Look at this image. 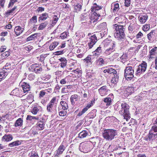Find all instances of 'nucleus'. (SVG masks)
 <instances>
[{
	"mask_svg": "<svg viewBox=\"0 0 157 157\" xmlns=\"http://www.w3.org/2000/svg\"><path fill=\"white\" fill-rule=\"evenodd\" d=\"M134 70L131 67H128L124 70V76L126 79L130 80L134 77Z\"/></svg>",
	"mask_w": 157,
	"mask_h": 157,
	"instance_id": "obj_1",
	"label": "nucleus"
},
{
	"mask_svg": "<svg viewBox=\"0 0 157 157\" xmlns=\"http://www.w3.org/2000/svg\"><path fill=\"white\" fill-rule=\"evenodd\" d=\"M115 131L113 130H108L104 131V137L108 140L112 139L115 136Z\"/></svg>",
	"mask_w": 157,
	"mask_h": 157,
	"instance_id": "obj_2",
	"label": "nucleus"
},
{
	"mask_svg": "<svg viewBox=\"0 0 157 157\" xmlns=\"http://www.w3.org/2000/svg\"><path fill=\"white\" fill-rule=\"evenodd\" d=\"M121 26H118V27H117L116 29L117 32L115 33V35H116V36L117 37H122L124 36V31L121 28Z\"/></svg>",
	"mask_w": 157,
	"mask_h": 157,
	"instance_id": "obj_3",
	"label": "nucleus"
},
{
	"mask_svg": "<svg viewBox=\"0 0 157 157\" xmlns=\"http://www.w3.org/2000/svg\"><path fill=\"white\" fill-rule=\"evenodd\" d=\"M147 67V65L146 63L144 62L138 66L136 71L138 73L140 72V71L141 72H144L146 70Z\"/></svg>",
	"mask_w": 157,
	"mask_h": 157,
	"instance_id": "obj_4",
	"label": "nucleus"
},
{
	"mask_svg": "<svg viewBox=\"0 0 157 157\" xmlns=\"http://www.w3.org/2000/svg\"><path fill=\"white\" fill-rule=\"evenodd\" d=\"M97 40V38L95 35H94L91 36L90 39V42L89 43V45L90 48H91L92 47L94 44L96 42V40Z\"/></svg>",
	"mask_w": 157,
	"mask_h": 157,
	"instance_id": "obj_5",
	"label": "nucleus"
},
{
	"mask_svg": "<svg viewBox=\"0 0 157 157\" xmlns=\"http://www.w3.org/2000/svg\"><path fill=\"white\" fill-rule=\"evenodd\" d=\"M23 31V29L19 26L16 27L14 29V32L17 36L19 35Z\"/></svg>",
	"mask_w": 157,
	"mask_h": 157,
	"instance_id": "obj_6",
	"label": "nucleus"
},
{
	"mask_svg": "<svg viewBox=\"0 0 157 157\" xmlns=\"http://www.w3.org/2000/svg\"><path fill=\"white\" fill-rule=\"evenodd\" d=\"M13 139L12 136L10 134L5 135L2 138V140L6 141H8L12 140Z\"/></svg>",
	"mask_w": 157,
	"mask_h": 157,
	"instance_id": "obj_7",
	"label": "nucleus"
},
{
	"mask_svg": "<svg viewBox=\"0 0 157 157\" xmlns=\"http://www.w3.org/2000/svg\"><path fill=\"white\" fill-rule=\"evenodd\" d=\"M21 144V142L19 141H17L16 142H13L11 144H9V146L10 147H12L14 146H16L20 145Z\"/></svg>",
	"mask_w": 157,
	"mask_h": 157,
	"instance_id": "obj_8",
	"label": "nucleus"
},
{
	"mask_svg": "<svg viewBox=\"0 0 157 157\" xmlns=\"http://www.w3.org/2000/svg\"><path fill=\"white\" fill-rule=\"evenodd\" d=\"M58 44V43L57 42H55L53 44H52L49 47L50 49L51 50H52L54 49L55 47L57 46Z\"/></svg>",
	"mask_w": 157,
	"mask_h": 157,
	"instance_id": "obj_9",
	"label": "nucleus"
},
{
	"mask_svg": "<svg viewBox=\"0 0 157 157\" xmlns=\"http://www.w3.org/2000/svg\"><path fill=\"white\" fill-rule=\"evenodd\" d=\"M47 23L46 22L41 23L38 29L39 30H42L46 26Z\"/></svg>",
	"mask_w": 157,
	"mask_h": 157,
	"instance_id": "obj_10",
	"label": "nucleus"
},
{
	"mask_svg": "<svg viewBox=\"0 0 157 157\" xmlns=\"http://www.w3.org/2000/svg\"><path fill=\"white\" fill-rule=\"evenodd\" d=\"M48 17V14L47 13H44L42 14L39 17V19L40 20H43L46 19Z\"/></svg>",
	"mask_w": 157,
	"mask_h": 157,
	"instance_id": "obj_11",
	"label": "nucleus"
},
{
	"mask_svg": "<svg viewBox=\"0 0 157 157\" xmlns=\"http://www.w3.org/2000/svg\"><path fill=\"white\" fill-rule=\"evenodd\" d=\"M23 121L21 118L18 119L16 121L15 123V126H21L22 125Z\"/></svg>",
	"mask_w": 157,
	"mask_h": 157,
	"instance_id": "obj_12",
	"label": "nucleus"
},
{
	"mask_svg": "<svg viewBox=\"0 0 157 157\" xmlns=\"http://www.w3.org/2000/svg\"><path fill=\"white\" fill-rule=\"evenodd\" d=\"M147 16L145 15L144 16H142L139 17V20L140 22H145L147 19Z\"/></svg>",
	"mask_w": 157,
	"mask_h": 157,
	"instance_id": "obj_13",
	"label": "nucleus"
},
{
	"mask_svg": "<svg viewBox=\"0 0 157 157\" xmlns=\"http://www.w3.org/2000/svg\"><path fill=\"white\" fill-rule=\"evenodd\" d=\"M60 104L62 106V109L63 110H65L67 109V105L66 102L64 101H61L60 102Z\"/></svg>",
	"mask_w": 157,
	"mask_h": 157,
	"instance_id": "obj_14",
	"label": "nucleus"
},
{
	"mask_svg": "<svg viewBox=\"0 0 157 157\" xmlns=\"http://www.w3.org/2000/svg\"><path fill=\"white\" fill-rule=\"evenodd\" d=\"M60 60L61 62H63L61 63V66L62 67H63L65 66L67 63V60L64 58H61L60 59Z\"/></svg>",
	"mask_w": 157,
	"mask_h": 157,
	"instance_id": "obj_15",
	"label": "nucleus"
},
{
	"mask_svg": "<svg viewBox=\"0 0 157 157\" xmlns=\"http://www.w3.org/2000/svg\"><path fill=\"white\" fill-rule=\"evenodd\" d=\"M114 77L113 78H112L111 81L112 83L115 84L116 83V82H118V76H117V75H114Z\"/></svg>",
	"mask_w": 157,
	"mask_h": 157,
	"instance_id": "obj_16",
	"label": "nucleus"
},
{
	"mask_svg": "<svg viewBox=\"0 0 157 157\" xmlns=\"http://www.w3.org/2000/svg\"><path fill=\"white\" fill-rule=\"evenodd\" d=\"M100 16V15L97 14L96 12H94L91 15V18L92 19L97 20L98 18V17Z\"/></svg>",
	"mask_w": 157,
	"mask_h": 157,
	"instance_id": "obj_17",
	"label": "nucleus"
},
{
	"mask_svg": "<svg viewBox=\"0 0 157 157\" xmlns=\"http://www.w3.org/2000/svg\"><path fill=\"white\" fill-rule=\"evenodd\" d=\"M113 11H117L119 9V5L118 3H116L113 7Z\"/></svg>",
	"mask_w": 157,
	"mask_h": 157,
	"instance_id": "obj_18",
	"label": "nucleus"
},
{
	"mask_svg": "<svg viewBox=\"0 0 157 157\" xmlns=\"http://www.w3.org/2000/svg\"><path fill=\"white\" fill-rule=\"evenodd\" d=\"M31 21L33 24H36L37 22V17L36 16L33 17L31 19Z\"/></svg>",
	"mask_w": 157,
	"mask_h": 157,
	"instance_id": "obj_19",
	"label": "nucleus"
},
{
	"mask_svg": "<svg viewBox=\"0 0 157 157\" xmlns=\"http://www.w3.org/2000/svg\"><path fill=\"white\" fill-rule=\"evenodd\" d=\"M87 135V133L85 131H82L79 134V136L80 138L85 137Z\"/></svg>",
	"mask_w": 157,
	"mask_h": 157,
	"instance_id": "obj_20",
	"label": "nucleus"
},
{
	"mask_svg": "<svg viewBox=\"0 0 157 157\" xmlns=\"http://www.w3.org/2000/svg\"><path fill=\"white\" fill-rule=\"evenodd\" d=\"M104 101L105 102L107 103V105H109L111 102V99L110 98H106Z\"/></svg>",
	"mask_w": 157,
	"mask_h": 157,
	"instance_id": "obj_21",
	"label": "nucleus"
},
{
	"mask_svg": "<svg viewBox=\"0 0 157 157\" xmlns=\"http://www.w3.org/2000/svg\"><path fill=\"white\" fill-rule=\"evenodd\" d=\"M64 150V147L63 146H60L57 151V153L59 154H61Z\"/></svg>",
	"mask_w": 157,
	"mask_h": 157,
	"instance_id": "obj_22",
	"label": "nucleus"
},
{
	"mask_svg": "<svg viewBox=\"0 0 157 157\" xmlns=\"http://www.w3.org/2000/svg\"><path fill=\"white\" fill-rule=\"evenodd\" d=\"M88 109L86 107L83 109L82 111L79 113L78 115L79 116H81L83 113H85L87 110Z\"/></svg>",
	"mask_w": 157,
	"mask_h": 157,
	"instance_id": "obj_23",
	"label": "nucleus"
},
{
	"mask_svg": "<svg viewBox=\"0 0 157 157\" xmlns=\"http://www.w3.org/2000/svg\"><path fill=\"white\" fill-rule=\"evenodd\" d=\"M17 0H10L9 4L8 7L13 6L15 2H17Z\"/></svg>",
	"mask_w": 157,
	"mask_h": 157,
	"instance_id": "obj_24",
	"label": "nucleus"
},
{
	"mask_svg": "<svg viewBox=\"0 0 157 157\" xmlns=\"http://www.w3.org/2000/svg\"><path fill=\"white\" fill-rule=\"evenodd\" d=\"M108 73L110 74L113 73L114 74L116 75L117 72L115 70L111 68L108 69Z\"/></svg>",
	"mask_w": 157,
	"mask_h": 157,
	"instance_id": "obj_25",
	"label": "nucleus"
},
{
	"mask_svg": "<svg viewBox=\"0 0 157 157\" xmlns=\"http://www.w3.org/2000/svg\"><path fill=\"white\" fill-rule=\"evenodd\" d=\"M66 114L67 112L65 110L61 111L59 113V115L61 116H64L66 115Z\"/></svg>",
	"mask_w": 157,
	"mask_h": 157,
	"instance_id": "obj_26",
	"label": "nucleus"
},
{
	"mask_svg": "<svg viewBox=\"0 0 157 157\" xmlns=\"http://www.w3.org/2000/svg\"><path fill=\"white\" fill-rule=\"evenodd\" d=\"M150 29V26L148 25H145L143 26V30L145 31L148 30Z\"/></svg>",
	"mask_w": 157,
	"mask_h": 157,
	"instance_id": "obj_27",
	"label": "nucleus"
},
{
	"mask_svg": "<svg viewBox=\"0 0 157 157\" xmlns=\"http://www.w3.org/2000/svg\"><path fill=\"white\" fill-rule=\"evenodd\" d=\"M17 7L15 6L11 10H9L8 11H7L6 13V15H7L9 14L10 13H12L13 11Z\"/></svg>",
	"mask_w": 157,
	"mask_h": 157,
	"instance_id": "obj_28",
	"label": "nucleus"
},
{
	"mask_svg": "<svg viewBox=\"0 0 157 157\" xmlns=\"http://www.w3.org/2000/svg\"><path fill=\"white\" fill-rule=\"evenodd\" d=\"M157 50V47H155L154 48L151 49L150 51V53L151 55H150V57L151 58H152L151 56V55L153 54V52H155Z\"/></svg>",
	"mask_w": 157,
	"mask_h": 157,
	"instance_id": "obj_29",
	"label": "nucleus"
},
{
	"mask_svg": "<svg viewBox=\"0 0 157 157\" xmlns=\"http://www.w3.org/2000/svg\"><path fill=\"white\" fill-rule=\"evenodd\" d=\"M5 73L4 72H0V81H1L2 79L5 77Z\"/></svg>",
	"mask_w": 157,
	"mask_h": 157,
	"instance_id": "obj_30",
	"label": "nucleus"
},
{
	"mask_svg": "<svg viewBox=\"0 0 157 157\" xmlns=\"http://www.w3.org/2000/svg\"><path fill=\"white\" fill-rule=\"evenodd\" d=\"M5 2V0H1L0 1V5L2 7H4Z\"/></svg>",
	"mask_w": 157,
	"mask_h": 157,
	"instance_id": "obj_31",
	"label": "nucleus"
},
{
	"mask_svg": "<svg viewBox=\"0 0 157 157\" xmlns=\"http://www.w3.org/2000/svg\"><path fill=\"white\" fill-rule=\"evenodd\" d=\"M52 106V104L51 103L47 107V109L49 111H51V108Z\"/></svg>",
	"mask_w": 157,
	"mask_h": 157,
	"instance_id": "obj_32",
	"label": "nucleus"
},
{
	"mask_svg": "<svg viewBox=\"0 0 157 157\" xmlns=\"http://www.w3.org/2000/svg\"><path fill=\"white\" fill-rule=\"evenodd\" d=\"M67 36V34L66 33H63L61 34L60 37L63 38H66Z\"/></svg>",
	"mask_w": 157,
	"mask_h": 157,
	"instance_id": "obj_33",
	"label": "nucleus"
},
{
	"mask_svg": "<svg viewBox=\"0 0 157 157\" xmlns=\"http://www.w3.org/2000/svg\"><path fill=\"white\" fill-rule=\"evenodd\" d=\"M38 111V109L36 107H34L33 110V113H36Z\"/></svg>",
	"mask_w": 157,
	"mask_h": 157,
	"instance_id": "obj_34",
	"label": "nucleus"
},
{
	"mask_svg": "<svg viewBox=\"0 0 157 157\" xmlns=\"http://www.w3.org/2000/svg\"><path fill=\"white\" fill-rule=\"evenodd\" d=\"M38 123V126H39V127H40L41 128H42L43 127L44 125L43 123L42 122H39Z\"/></svg>",
	"mask_w": 157,
	"mask_h": 157,
	"instance_id": "obj_35",
	"label": "nucleus"
},
{
	"mask_svg": "<svg viewBox=\"0 0 157 157\" xmlns=\"http://www.w3.org/2000/svg\"><path fill=\"white\" fill-rule=\"evenodd\" d=\"M23 90L24 92H26V91H28L29 90V87H26V86H24L23 88Z\"/></svg>",
	"mask_w": 157,
	"mask_h": 157,
	"instance_id": "obj_36",
	"label": "nucleus"
},
{
	"mask_svg": "<svg viewBox=\"0 0 157 157\" xmlns=\"http://www.w3.org/2000/svg\"><path fill=\"white\" fill-rule=\"evenodd\" d=\"M37 119V118H36L35 117H32L30 116H28L27 117V120H31L32 119Z\"/></svg>",
	"mask_w": 157,
	"mask_h": 157,
	"instance_id": "obj_37",
	"label": "nucleus"
},
{
	"mask_svg": "<svg viewBox=\"0 0 157 157\" xmlns=\"http://www.w3.org/2000/svg\"><path fill=\"white\" fill-rule=\"evenodd\" d=\"M94 8H95L96 9V10L100 9L101 8V7H99L98 6H97L96 4H94Z\"/></svg>",
	"mask_w": 157,
	"mask_h": 157,
	"instance_id": "obj_38",
	"label": "nucleus"
},
{
	"mask_svg": "<svg viewBox=\"0 0 157 157\" xmlns=\"http://www.w3.org/2000/svg\"><path fill=\"white\" fill-rule=\"evenodd\" d=\"M125 6H128L130 4V1H125Z\"/></svg>",
	"mask_w": 157,
	"mask_h": 157,
	"instance_id": "obj_39",
	"label": "nucleus"
},
{
	"mask_svg": "<svg viewBox=\"0 0 157 157\" xmlns=\"http://www.w3.org/2000/svg\"><path fill=\"white\" fill-rule=\"evenodd\" d=\"M153 34V32H151L147 35V37L149 40H150V37H151V36Z\"/></svg>",
	"mask_w": 157,
	"mask_h": 157,
	"instance_id": "obj_40",
	"label": "nucleus"
},
{
	"mask_svg": "<svg viewBox=\"0 0 157 157\" xmlns=\"http://www.w3.org/2000/svg\"><path fill=\"white\" fill-rule=\"evenodd\" d=\"M45 93L43 91H40V93L39 97H43L44 95H45Z\"/></svg>",
	"mask_w": 157,
	"mask_h": 157,
	"instance_id": "obj_41",
	"label": "nucleus"
},
{
	"mask_svg": "<svg viewBox=\"0 0 157 157\" xmlns=\"http://www.w3.org/2000/svg\"><path fill=\"white\" fill-rule=\"evenodd\" d=\"M44 10V8L42 7H39L38 9H37V10L38 12L41 11L42 12Z\"/></svg>",
	"mask_w": 157,
	"mask_h": 157,
	"instance_id": "obj_42",
	"label": "nucleus"
},
{
	"mask_svg": "<svg viewBox=\"0 0 157 157\" xmlns=\"http://www.w3.org/2000/svg\"><path fill=\"white\" fill-rule=\"evenodd\" d=\"M62 52L61 51H57L55 53V55H60L61 54H62Z\"/></svg>",
	"mask_w": 157,
	"mask_h": 157,
	"instance_id": "obj_43",
	"label": "nucleus"
},
{
	"mask_svg": "<svg viewBox=\"0 0 157 157\" xmlns=\"http://www.w3.org/2000/svg\"><path fill=\"white\" fill-rule=\"evenodd\" d=\"M8 54V52L6 51V52H4V53H3L2 54V56H3V57H4V56H6Z\"/></svg>",
	"mask_w": 157,
	"mask_h": 157,
	"instance_id": "obj_44",
	"label": "nucleus"
},
{
	"mask_svg": "<svg viewBox=\"0 0 157 157\" xmlns=\"http://www.w3.org/2000/svg\"><path fill=\"white\" fill-rule=\"evenodd\" d=\"M92 105H93L92 101L90 104H88L87 105L86 107L87 108H88H88H90Z\"/></svg>",
	"mask_w": 157,
	"mask_h": 157,
	"instance_id": "obj_45",
	"label": "nucleus"
},
{
	"mask_svg": "<svg viewBox=\"0 0 157 157\" xmlns=\"http://www.w3.org/2000/svg\"><path fill=\"white\" fill-rule=\"evenodd\" d=\"M34 36V35H32L31 36H30L28 37L27 39V40L28 41H29L30 40H31L32 39V38H33V36Z\"/></svg>",
	"mask_w": 157,
	"mask_h": 157,
	"instance_id": "obj_46",
	"label": "nucleus"
},
{
	"mask_svg": "<svg viewBox=\"0 0 157 157\" xmlns=\"http://www.w3.org/2000/svg\"><path fill=\"white\" fill-rule=\"evenodd\" d=\"M7 34V32H2L1 34V35L2 36H6Z\"/></svg>",
	"mask_w": 157,
	"mask_h": 157,
	"instance_id": "obj_47",
	"label": "nucleus"
},
{
	"mask_svg": "<svg viewBox=\"0 0 157 157\" xmlns=\"http://www.w3.org/2000/svg\"><path fill=\"white\" fill-rule=\"evenodd\" d=\"M66 82V81L64 79L61 80L60 81V83L62 84H65Z\"/></svg>",
	"mask_w": 157,
	"mask_h": 157,
	"instance_id": "obj_48",
	"label": "nucleus"
},
{
	"mask_svg": "<svg viewBox=\"0 0 157 157\" xmlns=\"http://www.w3.org/2000/svg\"><path fill=\"white\" fill-rule=\"evenodd\" d=\"M143 35V34L142 33L140 32L138 33V34L137 35V38H139L140 37V36H142V35Z\"/></svg>",
	"mask_w": 157,
	"mask_h": 157,
	"instance_id": "obj_49",
	"label": "nucleus"
},
{
	"mask_svg": "<svg viewBox=\"0 0 157 157\" xmlns=\"http://www.w3.org/2000/svg\"><path fill=\"white\" fill-rule=\"evenodd\" d=\"M98 61H99V62L101 63L102 64L103 63L104 61L102 59L100 58L98 59Z\"/></svg>",
	"mask_w": 157,
	"mask_h": 157,
	"instance_id": "obj_50",
	"label": "nucleus"
},
{
	"mask_svg": "<svg viewBox=\"0 0 157 157\" xmlns=\"http://www.w3.org/2000/svg\"><path fill=\"white\" fill-rule=\"evenodd\" d=\"M12 27V26L10 24H9L6 26V28L10 29Z\"/></svg>",
	"mask_w": 157,
	"mask_h": 157,
	"instance_id": "obj_51",
	"label": "nucleus"
},
{
	"mask_svg": "<svg viewBox=\"0 0 157 157\" xmlns=\"http://www.w3.org/2000/svg\"><path fill=\"white\" fill-rule=\"evenodd\" d=\"M58 19V18L56 17V18H55L54 19V20L53 21V23L55 24L56 23V22L57 21Z\"/></svg>",
	"mask_w": 157,
	"mask_h": 157,
	"instance_id": "obj_52",
	"label": "nucleus"
},
{
	"mask_svg": "<svg viewBox=\"0 0 157 157\" xmlns=\"http://www.w3.org/2000/svg\"><path fill=\"white\" fill-rule=\"evenodd\" d=\"M138 157H146L144 154H139L138 155Z\"/></svg>",
	"mask_w": 157,
	"mask_h": 157,
	"instance_id": "obj_53",
	"label": "nucleus"
},
{
	"mask_svg": "<svg viewBox=\"0 0 157 157\" xmlns=\"http://www.w3.org/2000/svg\"><path fill=\"white\" fill-rule=\"evenodd\" d=\"M150 135L148 136V139H147V140H150V139H151L152 137V136L153 135V134H150V133H149Z\"/></svg>",
	"mask_w": 157,
	"mask_h": 157,
	"instance_id": "obj_54",
	"label": "nucleus"
},
{
	"mask_svg": "<svg viewBox=\"0 0 157 157\" xmlns=\"http://www.w3.org/2000/svg\"><path fill=\"white\" fill-rule=\"evenodd\" d=\"M27 50H31L32 48L31 46H29L28 47H27Z\"/></svg>",
	"mask_w": 157,
	"mask_h": 157,
	"instance_id": "obj_55",
	"label": "nucleus"
},
{
	"mask_svg": "<svg viewBox=\"0 0 157 157\" xmlns=\"http://www.w3.org/2000/svg\"><path fill=\"white\" fill-rule=\"evenodd\" d=\"M105 87L104 86H103L102 87H101V88L99 89V90L101 91V90H104L105 89Z\"/></svg>",
	"mask_w": 157,
	"mask_h": 157,
	"instance_id": "obj_56",
	"label": "nucleus"
},
{
	"mask_svg": "<svg viewBox=\"0 0 157 157\" xmlns=\"http://www.w3.org/2000/svg\"><path fill=\"white\" fill-rule=\"evenodd\" d=\"M55 100V98H53L51 101V103H53Z\"/></svg>",
	"mask_w": 157,
	"mask_h": 157,
	"instance_id": "obj_57",
	"label": "nucleus"
},
{
	"mask_svg": "<svg viewBox=\"0 0 157 157\" xmlns=\"http://www.w3.org/2000/svg\"><path fill=\"white\" fill-rule=\"evenodd\" d=\"M78 8H79L80 9L81 8V6L80 5L78 4L76 6Z\"/></svg>",
	"mask_w": 157,
	"mask_h": 157,
	"instance_id": "obj_58",
	"label": "nucleus"
},
{
	"mask_svg": "<svg viewBox=\"0 0 157 157\" xmlns=\"http://www.w3.org/2000/svg\"><path fill=\"white\" fill-rule=\"evenodd\" d=\"M0 51L1 52H3L5 51V50L3 48H1L0 49Z\"/></svg>",
	"mask_w": 157,
	"mask_h": 157,
	"instance_id": "obj_59",
	"label": "nucleus"
},
{
	"mask_svg": "<svg viewBox=\"0 0 157 157\" xmlns=\"http://www.w3.org/2000/svg\"><path fill=\"white\" fill-rule=\"evenodd\" d=\"M31 157H37V156L36 155H31Z\"/></svg>",
	"mask_w": 157,
	"mask_h": 157,
	"instance_id": "obj_60",
	"label": "nucleus"
},
{
	"mask_svg": "<svg viewBox=\"0 0 157 157\" xmlns=\"http://www.w3.org/2000/svg\"><path fill=\"white\" fill-rule=\"evenodd\" d=\"M65 46V44H63L61 46V48H63Z\"/></svg>",
	"mask_w": 157,
	"mask_h": 157,
	"instance_id": "obj_61",
	"label": "nucleus"
},
{
	"mask_svg": "<svg viewBox=\"0 0 157 157\" xmlns=\"http://www.w3.org/2000/svg\"><path fill=\"white\" fill-rule=\"evenodd\" d=\"M104 73H105L107 72H108V70H105L104 71Z\"/></svg>",
	"mask_w": 157,
	"mask_h": 157,
	"instance_id": "obj_62",
	"label": "nucleus"
},
{
	"mask_svg": "<svg viewBox=\"0 0 157 157\" xmlns=\"http://www.w3.org/2000/svg\"><path fill=\"white\" fill-rule=\"evenodd\" d=\"M71 102H72V103L73 101H73V97H71Z\"/></svg>",
	"mask_w": 157,
	"mask_h": 157,
	"instance_id": "obj_63",
	"label": "nucleus"
},
{
	"mask_svg": "<svg viewBox=\"0 0 157 157\" xmlns=\"http://www.w3.org/2000/svg\"><path fill=\"white\" fill-rule=\"evenodd\" d=\"M155 64H157V58L155 59Z\"/></svg>",
	"mask_w": 157,
	"mask_h": 157,
	"instance_id": "obj_64",
	"label": "nucleus"
}]
</instances>
